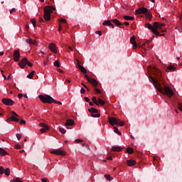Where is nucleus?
Masks as SVG:
<instances>
[{
	"label": "nucleus",
	"mask_w": 182,
	"mask_h": 182,
	"mask_svg": "<svg viewBox=\"0 0 182 182\" xmlns=\"http://www.w3.org/2000/svg\"><path fill=\"white\" fill-rule=\"evenodd\" d=\"M18 99H22V97H23V94H22V93L18 94Z\"/></svg>",
	"instance_id": "nucleus-49"
},
{
	"label": "nucleus",
	"mask_w": 182,
	"mask_h": 182,
	"mask_svg": "<svg viewBox=\"0 0 182 182\" xmlns=\"http://www.w3.org/2000/svg\"><path fill=\"white\" fill-rule=\"evenodd\" d=\"M109 123L111 126H114V124H118L119 126H124V122L120 121L119 119L116 117H109Z\"/></svg>",
	"instance_id": "nucleus-3"
},
{
	"label": "nucleus",
	"mask_w": 182,
	"mask_h": 182,
	"mask_svg": "<svg viewBox=\"0 0 182 182\" xmlns=\"http://www.w3.org/2000/svg\"><path fill=\"white\" fill-rule=\"evenodd\" d=\"M130 43L132 45L134 49H136V48H137V43H136V37L134 36H133L130 38Z\"/></svg>",
	"instance_id": "nucleus-14"
},
{
	"label": "nucleus",
	"mask_w": 182,
	"mask_h": 182,
	"mask_svg": "<svg viewBox=\"0 0 182 182\" xmlns=\"http://www.w3.org/2000/svg\"><path fill=\"white\" fill-rule=\"evenodd\" d=\"M60 22H62L63 23H67L66 19H65V18L61 19L60 21Z\"/></svg>",
	"instance_id": "nucleus-50"
},
{
	"label": "nucleus",
	"mask_w": 182,
	"mask_h": 182,
	"mask_svg": "<svg viewBox=\"0 0 182 182\" xmlns=\"http://www.w3.org/2000/svg\"><path fill=\"white\" fill-rule=\"evenodd\" d=\"M53 103H55V105H62V102L60 101H56L54 100V101H53Z\"/></svg>",
	"instance_id": "nucleus-46"
},
{
	"label": "nucleus",
	"mask_w": 182,
	"mask_h": 182,
	"mask_svg": "<svg viewBox=\"0 0 182 182\" xmlns=\"http://www.w3.org/2000/svg\"><path fill=\"white\" fill-rule=\"evenodd\" d=\"M58 72H59L60 73H63V70L61 69H58Z\"/></svg>",
	"instance_id": "nucleus-59"
},
{
	"label": "nucleus",
	"mask_w": 182,
	"mask_h": 182,
	"mask_svg": "<svg viewBox=\"0 0 182 182\" xmlns=\"http://www.w3.org/2000/svg\"><path fill=\"white\" fill-rule=\"evenodd\" d=\"M75 124V122L72 119H68L65 122V126H73Z\"/></svg>",
	"instance_id": "nucleus-21"
},
{
	"label": "nucleus",
	"mask_w": 182,
	"mask_h": 182,
	"mask_svg": "<svg viewBox=\"0 0 182 182\" xmlns=\"http://www.w3.org/2000/svg\"><path fill=\"white\" fill-rule=\"evenodd\" d=\"M48 48L50 52H53V53H58V48L56 47V44L51 43L49 44Z\"/></svg>",
	"instance_id": "nucleus-9"
},
{
	"label": "nucleus",
	"mask_w": 182,
	"mask_h": 182,
	"mask_svg": "<svg viewBox=\"0 0 182 182\" xmlns=\"http://www.w3.org/2000/svg\"><path fill=\"white\" fill-rule=\"evenodd\" d=\"M112 22H113L114 25H117V26H120V25H122V23H120V21L117 19H113L112 20Z\"/></svg>",
	"instance_id": "nucleus-27"
},
{
	"label": "nucleus",
	"mask_w": 182,
	"mask_h": 182,
	"mask_svg": "<svg viewBox=\"0 0 182 182\" xmlns=\"http://www.w3.org/2000/svg\"><path fill=\"white\" fill-rule=\"evenodd\" d=\"M124 19H125V21H133V19H134V17L130 16H124Z\"/></svg>",
	"instance_id": "nucleus-29"
},
{
	"label": "nucleus",
	"mask_w": 182,
	"mask_h": 182,
	"mask_svg": "<svg viewBox=\"0 0 182 182\" xmlns=\"http://www.w3.org/2000/svg\"><path fill=\"white\" fill-rule=\"evenodd\" d=\"M26 123V122H25V120L21 119L20 122V124H25Z\"/></svg>",
	"instance_id": "nucleus-52"
},
{
	"label": "nucleus",
	"mask_w": 182,
	"mask_h": 182,
	"mask_svg": "<svg viewBox=\"0 0 182 182\" xmlns=\"http://www.w3.org/2000/svg\"><path fill=\"white\" fill-rule=\"evenodd\" d=\"M51 154H56L57 156H66V151L59 149H54L50 151Z\"/></svg>",
	"instance_id": "nucleus-5"
},
{
	"label": "nucleus",
	"mask_w": 182,
	"mask_h": 182,
	"mask_svg": "<svg viewBox=\"0 0 182 182\" xmlns=\"http://www.w3.org/2000/svg\"><path fill=\"white\" fill-rule=\"evenodd\" d=\"M85 102H89V100H90L89 99V97H85Z\"/></svg>",
	"instance_id": "nucleus-58"
},
{
	"label": "nucleus",
	"mask_w": 182,
	"mask_h": 182,
	"mask_svg": "<svg viewBox=\"0 0 182 182\" xmlns=\"http://www.w3.org/2000/svg\"><path fill=\"white\" fill-rule=\"evenodd\" d=\"M41 181H42V182H48V181H46V179H45V178H42Z\"/></svg>",
	"instance_id": "nucleus-63"
},
{
	"label": "nucleus",
	"mask_w": 182,
	"mask_h": 182,
	"mask_svg": "<svg viewBox=\"0 0 182 182\" xmlns=\"http://www.w3.org/2000/svg\"><path fill=\"white\" fill-rule=\"evenodd\" d=\"M114 133H117V134H122V132H120L119 131V129H117V127H114Z\"/></svg>",
	"instance_id": "nucleus-37"
},
{
	"label": "nucleus",
	"mask_w": 182,
	"mask_h": 182,
	"mask_svg": "<svg viewBox=\"0 0 182 182\" xmlns=\"http://www.w3.org/2000/svg\"><path fill=\"white\" fill-rule=\"evenodd\" d=\"M44 19L45 21H50V14L48 13H44Z\"/></svg>",
	"instance_id": "nucleus-23"
},
{
	"label": "nucleus",
	"mask_w": 182,
	"mask_h": 182,
	"mask_svg": "<svg viewBox=\"0 0 182 182\" xmlns=\"http://www.w3.org/2000/svg\"><path fill=\"white\" fill-rule=\"evenodd\" d=\"M91 117H100V113L97 114H91Z\"/></svg>",
	"instance_id": "nucleus-40"
},
{
	"label": "nucleus",
	"mask_w": 182,
	"mask_h": 182,
	"mask_svg": "<svg viewBox=\"0 0 182 182\" xmlns=\"http://www.w3.org/2000/svg\"><path fill=\"white\" fill-rule=\"evenodd\" d=\"M135 14L137 15H141V14H144V15H146L149 18L151 17V14L149 13V9L145 7H141L138 9L137 10L135 11Z\"/></svg>",
	"instance_id": "nucleus-4"
},
{
	"label": "nucleus",
	"mask_w": 182,
	"mask_h": 182,
	"mask_svg": "<svg viewBox=\"0 0 182 182\" xmlns=\"http://www.w3.org/2000/svg\"><path fill=\"white\" fill-rule=\"evenodd\" d=\"M54 66H56V68H60V64H59V61L55 60L53 63Z\"/></svg>",
	"instance_id": "nucleus-39"
},
{
	"label": "nucleus",
	"mask_w": 182,
	"mask_h": 182,
	"mask_svg": "<svg viewBox=\"0 0 182 182\" xmlns=\"http://www.w3.org/2000/svg\"><path fill=\"white\" fill-rule=\"evenodd\" d=\"M89 105H90V106H94L95 104H93V102H90Z\"/></svg>",
	"instance_id": "nucleus-62"
},
{
	"label": "nucleus",
	"mask_w": 182,
	"mask_h": 182,
	"mask_svg": "<svg viewBox=\"0 0 182 182\" xmlns=\"http://www.w3.org/2000/svg\"><path fill=\"white\" fill-rule=\"evenodd\" d=\"M26 42L28 45H36L37 43L36 41L32 40V38H27Z\"/></svg>",
	"instance_id": "nucleus-19"
},
{
	"label": "nucleus",
	"mask_w": 182,
	"mask_h": 182,
	"mask_svg": "<svg viewBox=\"0 0 182 182\" xmlns=\"http://www.w3.org/2000/svg\"><path fill=\"white\" fill-rule=\"evenodd\" d=\"M112 20H106L102 23L103 26H105V25H107V26H112V28H114V26H113V23H112Z\"/></svg>",
	"instance_id": "nucleus-15"
},
{
	"label": "nucleus",
	"mask_w": 182,
	"mask_h": 182,
	"mask_svg": "<svg viewBox=\"0 0 182 182\" xmlns=\"http://www.w3.org/2000/svg\"><path fill=\"white\" fill-rule=\"evenodd\" d=\"M151 79L154 87L158 90V92L163 94L166 93L168 97H171L174 95V92H173V90H171L170 87L164 86V88L163 89V87H161V85L157 79H154L153 77H151Z\"/></svg>",
	"instance_id": "nucleus-1"
},
{
	"label": "nucleus",
	"mask_w": 182,
	"mask_h": 182,
	"mask_svg": "<svg viewBox=\"0 0 182 182\" xmlns=\"http://www.w3.org/2000/svg\"><path fill=\"white\" fill-rule=\"evenodd\" d=\"M68 49H69L70 50H73V48H72L70 46H68Z\"/></svg>",
	"instance_id": "nucleus-64"
},
{
	"label": "nucleus",
	"mask_w": 182,
	"mask_h": 182,
	"mask_svg": "<svg viewBox=\"0 0 182 182\" xmlns=\"http://www.w3.org/2000/svg\"><path fill=\"white\" fill-rule=\"evenodd\" d=\"M58 31L60 32V31H62V26L60 25L59 27H58Z\"/></svg>",
	"instance_id": "nucleus-60"
},
{
	"label": "nucleus",
	"mask_w": 182,
	"mask_h": 182,
	"mask_svg": "<svg viewBox=\"0 0 182 182\" xmlns=\"http://www.w3.org/2000/svg\"><path fill=\"white\" fill-rule=\"evenodd\" d=\"M4 167L0 166V174H4Z\"/></svg>",
	"instance_id": "nucleus-47"
},
{
	"label": "nucleus",
	"mask_w": 182,
	"mask_h": 182,
	"mask_svg": "<svg viewBox=\"0 0 182 182\" xmlns=\"http://www.w3.org/2000/svg\"><path fill=\"white\" fill-rule=\"evenodd\" d=\"M112 151H122V147L120 146H112L111 149Z\"/></svg>",
	"instance_id": "nucleus-22"
},
{
	"label": "nucleus",
	"mask_w": 182,
	"mask_h": 182,
	"mask_svg": "<svg viewBox=\"0 0 182 182\" xmlns=\"http://www.w3.org/2000/svg\"><path fill=\"white\" fill-rule=\"evenodd\" d=\"M33 75H35V71H32L30 74L27 75V77L28 79H32L33 77Z\"/></svg>",
	"instance_id": "nucleus-34"
},
{
	"label": "nucleus",
	"mask_w": 182,
	"mask_h": 182,
	"mask_svg": "<svg viewBox=\"0 0 182 182\" xmlns=\"http://www.w3.org/2000/svg\"><path fill=\"white\" fill-rule=\"evenodd\" d=\"M30 21H31L33 28H36V20H35V18H31Z\"/></svg>",
	"instance_id": "nucleus-31"
},
{
	"label": "nucleus",
	"mask_w": 182,
	"mask_h": 182,
	"mask_svg": "<svg viewBox=\"0 0 182 182\" xmlns=\"http://www.w3.org/2000/svg\"><path fill=\"white\" fill-rule=\"evenodd\" d=\"M15 149H17L18 150H19V149H21V145H16Z\"/></svg>",
	"instance_id": "nucleus-55"
},
{
	"label": "nucleus",
	"mask_w": 182,
	"mask_h": 182,
	"mask_svg": "<svg viewBox=\"0 0 182 182\" xmlns=\"http://www.w3.org/2000/svg\"><path fill=\"white\" fill-rule=\"evenodd\" d=\"M154 26L156 29H161V27L162 26H166V24H164V23H159L155 22V23H154Z\"/></svg>",
	"instance_id": "nucleus-16"
},
{
	"label": "nucleus",
	"mask_w": 182,
	"mask_h": 182,
	"mask_svg": "<svg viewBox=\"0 0 182 182\" xmlns=\"http://www.w3.org/2000/svg\"><path fill=\"white\" fill-rule=\"evenodd\" d=\"M90 83H92V85L95 86V87H96V86L99 85V83L94 78H92L91 80H90Z\"/></svg>",
	"instance_id": "nucleus-24"
},
{
	"label": "nucleus",
	"mask_w": 182,
	"mask_h": 182,
	"mask_svg": "<svg viewBox=\"0 0 182 182\" xmlns=\"http://www.w3.org/2000/svg\"><path fill=\"white\" fill-rule=\"evenodd\" d=\"M85 77L88 82H90L92 80V78L89 77V75H85Z\"/></svg>",
	"instance_id": "nucleus-41"
},
{
	"label": "nucleus",
	"mask_w": 182,
	"mask_h": 182,
	"mask_svg": "<svg viewBox=\"0 0 182 182\" xmlns=\"http://www.w3.org/2000/svg\"><path fill=\"white\" fill-rule=\"evenodd\" d=\"M146 28H148V29H150L153 32V33H154V35H156V36H159V35H160V32H159V31H157L156 28H154L153 26H151V24L147 23Z\"/></svg>",
	"instance_id": "nucleus-6"
},
{
	"label": "nucleus",
	"mask_w": 182,
	"mask_h": 182,
	"mask_svg": "<svg viewBox=\"0 0 182 182\" xmlns=\"http://www.w3.org/2000/svg\"><path fill=\"white\" fill-rule=\"evenodd\" d=\"M4 173L6 176H10L11 175V171H9V168H6L4 171Z\"/></svg>",
	"instance_id": "nucleus-32"
},
{
	"label": "nucleus",
	"mask_w": 182,
	"mask_h": 182,
	"mask_svg": "<svg viewBox=\"0 0 182 182\" xmlns=\"http://www.w3.org/2000/svg\"><path fill=\"white\" fill-rule=\"evenodd\" d=\"M1 102L4 105H6V106H12V105H14V100L11 99L3 98Z\"/></svg>",
	"instance_id": "nucleus-7"
},
{
	"label": "nucleus",
	"mask_w": 182,
	"mask_h": 182,
	"mask_svg": "<svg viewBox=\"0 0 182 182\" xmlns=\"http://www.w3.org/2000/svg\"><path fill=\"white\" fill-rule=\"evenodd\" d=\"M59 130L60 132L62 133V134H65V133H66V130H65V129L62 127H59Z\"/></svg>",
	"instance_id": "nucleus-36"
},
{
	"label": "nucleus",
	"mask_w": 182,
	"mask_h": 182,
	"mask_svg": "<svg viewBox=\"0 0 182 182\" xmlns=\"http://www.w3.org/2000/svg\"><path fill=\"white\" fill-rule=\"evenodd\" d=\"M16 136L18 140H21V139H22V135H21V134H16Z\"/></svg>",
	"instance_id": "nucleus-43"
},
{
	"label": "nucleus",
	"mask_w": 182,
	"mask_h": 182,
	"mask_svg": "<svg viewBox=\"0 0 182 182\" xmlns=\"http://www.w3.org/2000/svg\"><path fill=\"white\" fill-rule=\"evenodd\" d=\"M39 126H40V127H42V129H41V133H45V132H46V130H49V127H48L44 123H40Z\"/></svg>",
	"instance_id": "nucleus-13"
},
{
	"label": "nucleus",
	"mask_w": 182,
	"mask_h": 182,
	"mask_svg": "<svg viewBox=\"0 0 182 182\" xmlns=\"http://www.w3.org/2000/svg\"><path fill=\"white\" fill-rule=\"evenodd\" d=\"M28 60L26 58H23L21 61L18 63V66H20L21 69H23V68L26 66Z\"/></svg>",
	"instance_id": "nucleus-12"
},
{
	"label": "nucleus",
	"mask_w": 182,
	"mask_h": 182,
	"mask_svg": "<svg viewBox=\"0 0 182 182\" xmlns=\"http://www.w3.org/2000/svg\"><path fill=\"white\" fill-rule=\"evenodd\" d=\"M86 92V90H85V88L82 87L80 90V93H82V95H84V93Z\"/></svg>",
	"instance_id": "nucleus-45"
},
{
	"label": "nucleus",
	"mask_w": 182,
	"mask_h": 182,
	"mask_svg": "<svg viewBox=\"0 0 182 182\" xmlns=\"http://www.w3.org/2000/svg\"><path fill=\"white\" fill-rule=\"evenodd\" d=\"M127 152L128 154H133V149L129 147L127 148Z\"/></svg>",
	"instance_id": "nucleus-33"
},
{
	"label": "nucleus",
	"mask_w": 182,
	"mask_h": 182,
	"mask_svg": "<svg viewBox=\"0 0 182 182\" xmlns=\"http://www.w3.org/2000/svg\"><path fill=\"white\" fill-rule=\"evenodd\" d=\"M8 154V152L5 151L4 149L0 148V156H6Z\"/></svg>",
	"instance_id": "nucleus-26"
},
{
	"label": "nucleus",
	"mask_w": 182,
	"mask_h": 182,
	"mask_svg": "<svg viewBox=\"0 0 182 182\" xmlns=\"http://www.w3.org/2000/svg\"><path fill=\"white\" fill-rule=\"evenodd\" d=\"M77 65V67L80 69V72H82V73H85V74L87 73V70H86V68H85V67L80 65V64L79 63Z\"/></svg>",
	"instance_id": "nucleus-17"
},
{
	"label": "nucleus",
	"mask_w": 182,
	"mask_h": 182,
	"mask_svg": "<svg viewBox=\"0 0 182 182\" xmlns=\"http://www.w3.org/2000/svg\"><path fill=\"white\" fill-rule=\"evenodd\" d=\"M168 70H173L174 69V67L173 65H169L167 67Z\"/></svg>",
	"instance_id": "nucleus-44"
},
{
	"label": "nucleus",
	"mask_w": 182,
	"mask_h": 182,
	"mask_svg": "<svg viewBox=\"0 0 182 182\" xmlns=\"http://www.w3.org/2000/svg\"><path fill=\"white\" fill-rule=\"evenodd\" d=\"M55 7H53L52 6H46L44 8V13L51 14L52 12H53L55 11Z\"/></svg>",
	"instance_id": "nucleus-8"
},
{
	"label": "nucleus",
	"mask_w": 182,
	"mask_h": 182,
	"mask_svg": "<svg viewBox=\"0 0 182 182\" xmlns=\"http://www.w3.org/2000/svg\"><path fill=\"white\" fill-rule=\"evenodd\" d=\"M27 65H28V66H29L30 68H32V66H33V64H32V63H31V62H28V60H27Z\"/></svg>",
	"instance_id": "nucleus-48"
},
{
	"label": "nucleus",
	"mask_w": 182,
	"mask_h": 182,
	"mask_svg": "<svg viewBox=\"0 0 182 182\" xmlns=\"http://www.w3.org/2000/svg\"><path fill=\"white\" fill-rule=\"evenodd\" d=\"M20 58H21V54L19 53V50H16L14 53V62H19Z\"/></svg>",
	"instance_id": "nucleus-10"
},
{
	"label": "nucleus",
	"mask_w": 182,
	"mask_h": 182,
	"mask_svg": "<svg viewBox=\"0 0 182 182\" xmlns=\"http://www.w3.org/2000/svg\"><path fill=\"white\" fill-rule=\"evenodd\" d=\"M95 92H96V93H102V91H100V90H99L97 88L95 89Z\"/></svg>",
	"instance_id": "nucleus-53"
},
{
	"label": "nucleus",
	"mask_w": 182,
	"mask_h": 182,
	"mask_svg": "<svg viewBox=\"0 0 182 182\" xmlns=\"http://www.w3.org/2000/svg\"><path fill=\"white\" fill-rule=\"evenodd\" d=\"M88 112H90V113H91V114H93V113H97L98 110L96 109V108L91 107L88 109Z\"/></svg>",
	"instance_id": "nucleus-25"
},
{
	"label": "nucleus",
	"mask_w": 182,
	"mask_h": 182,
	"mask_svg": "<svg viewBox=\"0 0 182 182\" xmlns=\"http://www.w3.org/2000/svg\"><path fill=\"white\" fill-rule=\"evenodd\" d=\"M97 102H98V105L97 106H99V105H100V106H105V105L106 103V102H105V101L103 100H102L100 98H98Z\"/></svg>",
	"instance_id": "nucleus-28"
},
{
	"label": "nucleus",
	"mask_w": 182,
	"mask_h": 182,
	"mask_svg": "<svg viewBox=\"0 0 182 182\" xmlns=\"http://www.w3.org/2000/svg\"><path fill=\"white\" fill-rule=\"evenodd\" d=\"M10 182H22V181L20 180L19 178H16L10 181Z\"/></svg>",
	"instance_id": "nucleus-38"
},
{
	"label": "nucleus",
	"mask_w": 182,
	"mask_h": 182,
	"mask_svg": "<svg viewBox=\"0 0 182 182\" xmlns=\"http://www.w3.org/2000/svg\"><path fill=\"white\" fill-rule=\"evenodd\" d=\"M40 100L43 102V103H53L55 102V100L50 97V95H39L38 96Z\"/></svg>",
	"instance_id": "nucleus-2"
},
{
	"label": "nucleus",
	"mask_w": 182,
	"mask_h": 182,
	"mask_svg": "<svg viewBox=\"0 0 182 182\" xmlns=\"http://www.w3.org/2000/svg\"><path fill=\"white\" fill-rule=\"evenodd\" d=\"M95 33H97L99 36H102V31H96Z\"/></svg>",
	"instance_id": "nucleus-57"
},
{
	"label": "nucleus",
	"mask_w": 182,
	"mask_h": 182,
	"mask_svg": "<svg viewBox=\"0 0 182 182\" xmlns=\"http://www.w3.org/2000/svg\"><path fill=\"white\" fill-rule=\"evenodd\" d=\"M136 165V161L134 160H128L127 161V166H129V167H133V166Z\"/></svg>",
	"instance_id": "nucleus-18"
},
{
	"label": "nucleus",
	"mask_w": 182,
	"mask_h": 182,
	"mask_svg": "<svg viewBox=\"0 0 182 182\" xmlns=\"http://www.w3.org/2000/svg\"><path fill=\"white\" fill-rule=\"evenodd\" d=\"M7 122H19V119L14 116H11L10 118H8Z\"/></svg>",
	"instance_id": "nucleus-20"
},
{
	"label": "nucleus",
	"mask_w": 182,
	"mask_h": 182,
	"mask_svg": "<svg viewBox=\"0 0 182 182\" xmlns=\"http://www.w3.org/2000/svg\"><path fill=\"white\" fill-rule=\"evenodd\" d=\"M92 100L93 103H95V105L99 106V102H97V99L96 98V97H92Z\"/></svg>",
	"instance_id": "nucleus-30"
},
{
	"label": "nucleus",
	"mask_w": 182,
	"mask_h": 182,
	"mask_svg": "<svg viewBox=\"0 0 182 182\" xmlns=\"http://www.w3.org/2000/svg\"><path fill=\"white\" fill-rule=\"evenodd\" d=\"M148 72L149 73H154L155 75L160 73V70L156 68H152L151 66L148 67Z\"/></svg>",
	"instance_id": "nucleus-11"
},
{
	"label": "nucleus",
	"mask_w": 182,
	"mask_h": 182,
	"mask_svg": "<svg viewBox=\"0 0 182 182\" xmlns=\"http://www.w3.org/2000/svg\"><path fill=\"white\" fill-rule=\"evenodd\" d=\"M107 160H111L112 161V160H113V158H112V156H109V157L107 158Z\"/></svg>",
	"instance_id": "nucleus-61"
},
{
	"label": "nucleus",
	"mask_w": 182,
	"mask_h": 182,
	"mask_svg": "<svg viewBox=\"0 0 182 182\" xmlns=\"http://www.w3.org/2000/svg\"><path fill=\"white\" fill-rule=\"evenodd\" d=\"M11 114H13V115L16 116V117H18V115H17L16 112H15L14 111L11 112Z\"/></svg>",
	"instance_id": "nucleus-56"
},
{
	"label": "nucleus",
	"mask_w": 182,
	"mask_h": 182,
	"mask_svg": "<svg viewBox=\"0 0 182 182\" xmlns=\"http://www.w3.org/2000/svg\"><path fill=\"white\" fill-rule=\"evenodd\" d=\"M75 141H76V143H82V142H83V140L78 139H76Z\"/></svg>",
	"instance_id": "nucleus-51"
},
{
	"label": "nucleus",
	"mask_w": 182,
	"mask_h": 182,
	"mask_svg": "<svg viewBox=\"0 0 182 182\" xmlns=\"http://www.w3.org/2000/svg\"><path fill=\"white\" fill-rule=\"evenodd\" d=\"M178 109L179 110H181V112H182V104L181 103L178 104Z\"/></svg>",
	"instance_id": "nucleus-42"
},
{
	"label": "nucleus",
	"mask_w": 182,
	"mask_h": 182,
	"mask_svg": "<svg viewBox=\"0 0 182 182\" xmlns=\"http://www.w3.org/2000/svg\"><path fill=\"white\" fill-rule=\"evenodd\" d=\"M15 11H16V9H15V8H13L10 10V14H12V12H15Z\"/></svg>",
	"instance_id": "nucleus-54"
},
{
	"label": "nucleus",
	"mask_w": 182,
	"mask_h": 182,
	"mask_svg": "<svg viewBox=\"0 0 182 182\" xmlns=\"http://www.w3.org/2000/svg\"><path fill=\"white\" fill-rule=\"evenodd\" d=\"M105 177L106 180H108V181H112V180H113V178H112V176H110V175H105Z\"/></svg>",
	"instance_id": "nucleus-35"
}]
</instances>
